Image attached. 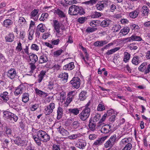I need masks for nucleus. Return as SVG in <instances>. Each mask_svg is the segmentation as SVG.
Here are the masks:
<instances>
[{
	"label": "nucleus",
	"instance_id": "ddd939ff",
	"mask_svg": "<svg viewBox=\"0 0 150 150\" xmlns=\"http://www.w3.org/2000/svg\"><path fill=\"white\" fill-rule=\"evenodd\" d=\"M0 97L5 102H7L9 100V95L8 93L6 91L0 93Z\"/></svg>",
	"mask_w": 150,
	"mask_h": 150
},
{
	"label": "nucleus",
	"instance_id": "7c9ffc66",
	"mask_svg": "<svg viewBox=\"0 0 150 150\" xmlns=\"http://www.w3.org/2000/svg\"><path fill=\"white\" fill-rule=\"evenodd\" d=\"M87 92L85 91H81L79 95V99L81 100H83L86 98Z\"/></svg>",
	"mask_w": 150,
	"mask_h": 150
},
{
	"label": "nucleus",
	"instance_id": "f257e3e1",
	"mask_svg": "<svg viewBox=\"0 0 150 150\" xmlns=\"http://www.w3.org/2000/svg\"><path fill=\"white\" fill-rule=\"evenodd\" d=\"M53 27L56 32V35L57 37H60L63 34V32L65 30L64 25L57 20L53 21Z\"/></svg>",
	"mask_w": 150,
	"mask_h": 150
},
{
	"label": "nucleus",
	"instance_id": "20e7f679",
	"mask_svg": "<svg viewBox=\"0 0 150 150\" xmlns=\"http://www.w3.org/2000/svg\"><path fill=\"white\" fill-rule=\"evenodd\" d=\"M3 113L4 117L9 119L12 122H16L18 119V117L16 114L8 111H4Z\"/></svg>",
	"mask_w": 150,
	"mask_h": 150
},
{
	"label": "nucleus",
	"instance_id": "69168bd1",
	"mask_svg": "<svg viewBox=\"0 0 150 150\" xmlns=\"http://www.w3.org/2000/svg\"><path fill=\"white\" fill-rule=\"evenodd\" d=\"M52 150H60L59 145L54 144L52 146Z\"/></svg>",
	"mask_w": 150,
	"mask_h": 150
},
{
	"label": "nucleus",
	"instance_id": "2f4dec72",
	"mask_svg": "<svg viewBox=\"0 0 150 150\" xmlns=\"http://www.w3.org/2000/svg\"><path fill=\"white\" fill-rule=\"evenodd\" d=\"M29 94L28 93H24L22 96V101L26 103L28 102L29 100Z\"/></svg>",
	"mask_w": 150,
	"mask_h": 150
},
{
	"label": "nucleus",
	"instance_id": "09e8293b",
	"mask_svg": "<svg viewBox=\"0 0 150 150\" xmlns=\"http://www.w3.org/2000/svg\"><path fill=\"white\" fill-rule=\"evenodd\" d=\"M18 23L21 26L26 24V20L23 17H20L18 20Z\"/></svg>",
	"mask_w": 150,
	"mask_h": 150
},
{
	"label": "nucleus",
	"instance_id": "c03bdc74",
	"mask_svg": "<svg viewBox=\"0 0 150 150\" xmlns=\"http://www.w3.org/2000/svg\"><path fill=\"white\" fill-rule=\"evenodd\" d=\"M37 30L42 33H43L45 32V29L43 24L42 23H40L38 26Z\"/></svg>",
	"mask_w": 150,
	"mask_h": 150
},
{
	"label": "nucleus",
	"instance_id": "0e129e2a",
	"mask_svg": "<svg viewBox=\"0 0 150 150\" xmlns=\"http://www.w3.org/2000/svg\"><path fill=\"white\" fill-rule=\"evenodd\" d=\"M61 67L59 64H55L52 67V68L54 70L57 71L59 70Z\"/></svg>",
	"mask_w": 150,
	"mask_h": 150
},
{
	"label": "nucleus",
	"instance_id": "5fc2aeb1",
	"mask_svg": "<svg viewBox=\"0 0 150 150\" xmlns=\"http://www.w3.org/2000/svg\"><path fill=\"white\" fill-rule=\"evenodd\" d=\"M132 147V144L130 143H128L122 150H130Z\"/></svg>",
	"mask_w": 150,
	"mask_h": 150
},
{
	"label": "nucleus",
	"instance_id": "f704fd0d",
	"mask_svg": "<svg viewBox=\"0 0 150 150\" xmlns=\"http://www.w3.org/2000/svg\"><path fill=\"white\" fill-rule=\"evenodd\" d=\"M55 12L60 18H63L65 17V14L64 12L58 8L55 10Z\"/></svg>",
	"mask_w": 150,
	"mask_h": 150
},
{
	"label": "nucleus",
	"instance_id": "bf43d9fd",
	"mask_svg": "<svg viewBox=\"0 0 150 150\" xmlns=\"http://www.w3.org/2000/svg\"><path fill=\"white\" fill-rule=\"evenodd\" d=\"M100 117V115L99 114H97L94 116L93 120L92 121L96 123V122L98 121L99 120Z\"/></svg>",
	"mask_w": 150,
	"mask_h": 150
},
{
	"label": "nucleus",
	"instance_id": "a18cd8bd",
	"mask_svg": "<svg viewBox=\"0 0 150 150\" xmlns=\"http://www.w3.org/2000/svg\"><path fill=\"white\" fill-rule=\"evenodd\" d=\"M39 12V10L38 9H34L33 11L31 12L30 13L31 18H33V17L36 16Z\"/></svg>",
	"mask_w": 150,
	"mask_h": 150
},
{
	"label": "nucleus",
	"instance_id": "393cba45",
	"mask_svg": "<svg viewBox=\"0 0 150 150\" xmlns=\"http://www.w3.org/2000/svg\"><path fill=\"white\" fill-rule=\"evenodd\" d=\"M70 114L74 115H77L79 112V110L77 108H69L68 110Z\"/></svg>",
	"mask_w": 150,
	"mask_h": 150
},
{
	"label": "nucleus",
	"instance_id": "f3484780",
	"mask_svg": "<svg viewBox=\"0 0 150 150\" xmlns=\"http://www.w3.org/2000/svg\"><path fill=\"white\" fill-rule=\"evenodd\" d=\"M75 67L74 64L73 62H71L69 64L65 65L63 67L64 70H72Z\"/></svg>",
	"mask_w": 150,
	"mask_h": 150
},
{
	"label": "nucleus",
	"instance_id": "338daca9",
	"mask_svg": "<svg viewBox=\"0 0 150 150\" xmlns=\"http://www.w3.org/2000/svg\"><path fill=\"white\" fill-rule=\"evenodd\" d=\"M129 142V139L125 138L122 139L120 142V143L122 144H125Z\"/></svg>",
	"mask_w": 150,
	"mask_h": 150
},
{
	"label": "nucleus",
	"instance_id": "6e6d98bb",
	"mask_svg": "<svg viewBox=\"0 0 150 150\" xmlns=\"http://www.w3.org/2000/svg\"><path fill=\"white\" fill-rule=\"evenodd\" d=\"M97 1V0H90L88 1H85L84 2V4H90L91 5L95 4Z\"/></svg>",
	"mask_w": 150,
	"mask_h": 150
},
{
	"label": "nucleus",
	"instance_id": "2eb2a0df",
	"mask_svg": "<svg viewBox=\"0 0 150 150\" xmlns=\"http://www.w3.org/2000/svg\"><path fill=\"white\" fill-rule=\"evenodd\" d=\"M141 12L142 15L143 16H147L149 13V9L146 6H144L142 7Z\"/></svg>",
	"mask_w": 150,
	"mask_h": 150
},
{
	"label": "nucleus",
	"instance_id": "f03ea898",
	"mask_svg": "<svg viewBox=\"0 0 150 150\" xmlns=\"http://www.w3.org/2000/svg\"><path fill=\"white\" fill-rule=\"evenodd\" d=\"M68 13L71 15H76L78 14L82 15L84 14L85 12L81 7L73 5L69 8Z\"/></svg>",
	"mask_w": 150,
	"mask_h": 150
},
{
	"label": "nucleus",
	"instance_id": "37998d69",
	"mask_svg": "<svg viewBox=\"0 0 150 150\" xmlns=\"http://www.w3.org/2000/svg\"><path fill=\"white\" fill-rule=\"evenodd\" d=\"M63 52V50L62 49H60L54 51L53 52V56L54 57H57L60 55Z\"/></svg>",
	"mask_w": 150,
	"mask_h": 150
},
{
	"label": "nucleus",
	"instance_id": "cd10ccee",
	"mask_svg": "<svg viewBox=\"0 0 150 150\" xmlns=\"http://www.w3.org/2000/svg\"><path fill=\"white\" fill-rule=\"evenodd\" d=\"M130 29L128 27H124L121 30L119 33L120 35H127L129 32Z\"/></svg>",
	"mask_w": 150,
	"mask_h": 150
},
{
	"label": "nucleus",
	"instance_id": "412c9836",
	"mask_svg": "<svg viewBox=\"0 0 150 150\" xmlns=\"http://www.w3.org/2000/svg\"><path fill=\"white\" fill-rule=\"evenodd\" d=\"M139 13V10L138 9H136L134 11L130 12L129 14V16L133 18L137 17Z\"/></svg>",
	"mask_w": 150,
	"mask_h": 150
},
{
	"label": "nucleus",
	"instance_id": "a211bd4d",
	"mask_svg": "<svg viewBox=\"0 0 150 150\" xmlns=\"http://www.w3.org/2000/svg\"><path fill=\"white\" fill-rule=\"evenodd\" d=\"M46 72L45 71H41L38 76V79L37 80L38 82L40 83L41 82L44 77L46 75Z\"/></svg>",
	"mask_w": 150,
	"mask_h": 150
},
{
	"label": "nucleus",
	"instance_id": "052dcab7",
	"mask_svg": "<svg viewBox=\"0 0 150 150\" xmlns=\"http://www.w3.org/2000/svg\"><path fill=\"white\" fill-rule=\"evenodd\" d=\"M31 49L33 50L38 51L39 50V47L37 45L33 44L31 45Z\"/></svg>",
	"mask_w": 150,
	"mask_h": 150
},
{
	"label": "nucleus",
	"instance_id": "864d4df0",
	"mask_svg": "<svg viewBox=\"0 0 150 150\" xmlns=\"http://www.w3.org/2000/svg\"><path fill=\"white\" fill-rule=\"evenodd\" d=\"M105 110V107L104 105L102 103H100L98 106L97 110L98 111H102Z\"/></svg>",
	"mask_w": 150,
	"mask_h": 150
},
{
	"label": "nucleus",
	"instance_id": "39448f33",
	"mask_svg": "<svg viewBox=\"0 0 150 150\" xmlns=\"http://www.w3.org/2000/svg\"><path fill=\"white\" fill-rule=\"evenodd\" d=\"M37 136L42 141L47 142L50 139L49 136L45 131L39 130L37 132Z\"/></svg>",
	"mask_w": 150,
	"mask_h": 150
},
{
	"label": "nucleus",
	"instance_id": "3c124183",
	"mask_svg": "<svg viewBox=\"0 0 150 150\" xmlns=\"http://www.w3.org/2000/svg\"><path fill=\"white\" fill-rule=\"evenodd\" d=\"M33 138L34 139L36 143V144L38 146H40L41 144V141L40 139H39V137H37L34 135L33 136Z\"/></svg>",
	"mask_w": 150,
	"mask_h": 150
},
{
	"label": "nucleus",
	"instance_id": "bb28decb",
	"mask_svg": "<svg viewBox=\"0 0 150 150\" xmlns=\"http://www.w3.org/2000/svg\"><path fill=\"white\" fill-rule=\"evenodd\" d=\"M29 58L31 63H35L38 60L37 56L35 54H32L29 55Z\"/></svg>",
	"mask_w": 150,
	"mask_h": 150
},
{
	"label": "nucleus",
	"instance_id": "603ef678",
	"mask_svg": "<svg viewBox=\"0 0 150 150\" xmlns=\"http://www.w3.org/2000/svg\"><path fill=\"white\" fill-rule=\"evenodd\" d=\"M75 95V93L74 91H72L69 92L67 96L71 100H72V99L74 98V96Z\"/></svg>",
	"mask_w": 150,
	"mask_h": 150
},
{
	"label": "nucleus",
	"instance_id": "6ab92c4d",
	"mask_svg": "<svg viewBox=\"0 0 150 150\" xmlns=\"http://www.w3.org/2000/svg\"><path fill=\"white\" fill-rule=\"evenodd\" d=\"M48 61L47 56L46 54H43L39 58L38 63L39 64H43L47 62Z\"/></svg>",
	"mask_w": 150,
	"mask_h": 150
},
{
	"label": "nucleus",
	"instance_id": "1a4fd4ad",
	"mask_svg": "<svg viewBox=\"0 0 150 150\" xmlns=\"http://www.w3.org/2000/svg\"><path fill=\"white\" fill-rule=\"evenodd\" d=\"M16 75V72L14 68L11 69L7 72V76L11 79H13Z\"/></svg>",
	"mask_w": 150,
	"mask_h": 150
},
{
	"label": "nucleus",
	"instance_id": "a19ab883",
	"mask_svg": "<svg viewBox=\"0 0 150 150\" xmlns=\"http://www.w3.org/2000/svg\"><path fill=\"white\" fill-rule=\"evenodd\" d=\"M80 124V122L79 121L77 120L73 122L72 124V127L75 129H77L79 127Z\"/></svg>",
	"mask_w": 150,
	"mask_h": 150
},
{
	"label": "nucleus",
	"instance_id": "c85d7f7f",
	"mask_svg": "<svg viewBox=\"0 0 150 150\" xmlns=\"http://www.w3.org/2000/svg\"><path fill=\"white\" fill-rule=\"evenodd\" d=\"M35 91L36 94L40 96H47V93L42 91L37 88L35 89Z\"/></svg>",
	"mask_w": 150,
	"mask_h": 150
},
{
	"label": "nucleus",
	"instance_id": "9b49d317",
	"mask_svg": "<svg viewBox=\"0 0 150 150\" xmlns=\"http://www.w3.org/2000/svg\"><path fill=\"white\" fill-rule=\"evenodd\" d=\"M24 86L23 85H20L17 87L14 92V94L15 96H18L19 94H22L24 90Z\"/></svg>",
	"mask_w": 150,
	"mask_h": 150
},
{
	"label": "nucleus",
	"instance_id": "b1692460",
	"mask_svg": "<svg viewBox=\"0 0 150 150\" xmlns=\"http://www.w3.org/2000/svg\"><path fill=\"white\" fill-rule=\"evenodd\" d=\"M68 75L67 73H62L59 74L58 77L60 78L61 80L63 81L64 83L66 82L67 80Z\"/></svg>",
	"mask_w": 150,
	"mask_h": 150
},
{
	"label": "nucleus",
	"instance_id": "680f3d73",
	"mask_svg": "<svg viewBox=\"0 0 150 150\" xmlns=\"http://www.w3.org/2000/svg\"><path fill=\"white\" fill-rule=\"evenodd\" d=\"M130 27L132 29H140L139 27L137 25L132 24L130 25Z\"/></svg>",
	"mask_w": 150,
	"mask_h": 150
},
{
	"label": "nucleus",
	"instance_id": "a878e982",
	"mask_svg": "<svg viewBox=\"0 0 150 150\" xmlns=\"http://www.w3.org/2000/svg\"><path fill=\"white\" fill-rule=\"evenodd\" d=\"M14 35L13 33H10L5 37L6 41V42H11L13 40Z\"/></svg>",
	"mask_w": 150,
	"mask_h": 150
},
{
	"label": "nucleus",
	"instance_id": "4468645a",
	"mask_svg": "<svg viewBox=\"0 0 150 150\" xmlns=\"http://www.w3.org/2000/svg\"><path fill=\"white\" fill-rule=\"evenodd\" d=\"M86 145V141L81 140L76 143L75 146L80 149H83Z\"/></svg>",
	"mask_w": 150,
	"mask_h": 150
},
{
	"label": "nucleus",
	"instance_id": "de8ad7c7",
	"mask_svg": "<svg viewBox=\"0 0 150 150\" xmlns=\"http://www.w3.org/2000/svg\"><path fill=\"white\" fill-rule=\"evenodd\" d=\"M114 145L113 143L109 139L105 144L104 146L106 148H108L109 147H112Z\"/></svg>",
	"mask_w": 150,
	"mask_h": 150
},
{
	"label": "nucleus",
	"instance_id": "774afa93",
	"mask_svg": "<svg viewBox=\"0 0 150 150\" xmlns=\"http://www.w3.org/2000/svg\"><path fill=\"white\" fill-rule=\"evenodd\" d=\"M39 107V105L37 104H35L32 105L31 110L32 111H35Z\"/></svg>",
	"mask_w": 150,
	"mask_h": 150
},
{
	"label": "nucleus",
	"instance_id": "e433bc0d",
	"mask_svg": "<svg viewBox=\"0 0 150 150\" xmlns=\"http://www.w3.org/2000/svg\"><path fill=\"white\" fill-rule=\"evenodd\" d=\"M121 27L119 24L114 25L112 27L111 30L113 32H117L120 29Z\"/></svg>",
	"mask_w": 150,
	"mask_h": 150
},
{
	"label": "nucleus",
	"instance_id": "aec40b11",
	"mask_svg": "<svg viewBox=\"0 0 150 150\" xmlns=\"http://www.w3.org/2000/svg\"><path fill=\"white\" fill-rule=\"evenodd\" d=\"M13 24V22L10 19H6L4 21L3 26L6 28L11 27Z\"/></svg>",
	"mask_w": 150,
	"mask_h": 150
},
{
	"label": "nucleus",
	"instance_id": "79ce46f5",
	"mask_svg": "<svg viewBox=\"0 0 150 150\" xmlns=\"http://www.w3.org/2000/svg\"><path fill=\"white\" fill-rule=\"evenodd\" d=\"M138 46V45L137 43H133L130 44L128 47L131 50H136Z\"/></svg>",
	"mask_w": 150,
	"mask_h": 150
},
{
	"label": "nucleus",
	"instance_id": "423d86ee",
	"mask_svg": "<svg viewBox=\"0 0 150 150\" xmlns=\"http://www.w3.org/2000/svg\"><path fill=\"white\" fill-rule=\"evenodd\" d=\"M70 83L72 84L73 87L77 89L80 86L81 80L78 77H74L70 81Z\"/></svg>",
	"mask_w": 150,
	"mask_h": 150
},
{
	"label": "nucleus",
	"instance_id": "f8f14e48",
	"mask_svg": "<svg viewBox=\"0 0 150 150\" xmlns=\"http://www.w3.org/2000/svg\"><path fill=\"white\" fill-rule=\"evenodd\" d=\"M47 86L49 90H51L52 89L55 90L57 89L58 87L60 86L57 84H54L53 82L50 81L49 82Z\"/></svg>",
	"mask_w": 150,
	"mask_h": 150
},
{
	"label": "nucleus",
	"instance_id": "13d9d810",
	"mask_svg": "<svg viewBox=\"0 0 150 150\" xmlns=\"http://www.w3.org/2000/svg\"><path fill=\"white\" fill-rule=\"evenodd\" d=\"M97 30V28H88L86 30L87 32H92Z\"/></svg>",
	"mask_w": 150,
	"mask_h": 150
},
{
	"label": "nucleus",
	"instance_id": "4be33fe9",
	"mask_svg": "<svg viewBox=\"0 0 150 150\" xmlns=\"http://www.w3.org/2000/svg\"><path fill=\"white\" fill-rule=\"evenodd\" d=\"M57 119L59 120L62 117L63 114V109L60 106H59L57 108Z\"/></svg>",
	"mask_w": 150,
	"mask_h": 150
},
{
	"label": "nucleus",
	"instance_id": "e2e57ef3",
	"mask_svg": "<svg viewBox=\"0 0 150 150\" xmlns=\"http://www.w3.org/2000/svg\"><path fill=\"white\" fill-rule=\"evenodd\" d=\"M8 105L10 107L15 109L16 111H18L19 110V109L17 108V106L14 105V103H8Z\"/></svg>",
	"mask_w": 150,
	"mask_h": 150
},
{
	"label": "nucleus",
	"instance_id": "4c0bfd02",
	"mask_svg": "<svg viewBox=\"0 0 150 150\" xmlns=\"http://www.w3.org/2000/svg\"><path fill=\"white\" fill-rule=\"evenodd\" d=\"M130 57V54L127 52H124V56L123 60L125 62H127L129 60Z\"/></svg>",
	"mask_w": 150,
	"mask_h": 150
},
{
	"label": "nucleus",
	"instance_id": "5701e85b",
	"mask_svg": "<svg viewBox=\"0 0 150 150\" xmlns=\"http://www.w3.org/2000/svg\"><path fill=\"white\" fill-rule=\"evenodd\" d=\"M88 127L91 131H93L96 129V123L92 121L91 119H90L88 124Z\"/></svg>",
	"mask_w": 150,
	"mask_h": 150
},
{
	"label": "nucleus",
	"instance_id": "473e14b6",
	"mask_svg": "<svg viewBox=\"0 0 150 150\" xmlns=\"http://www.w3.org/2000/svg\"><path fill=\"white\" fill-rule=\"evenodd\" d=\"M109 139L114 144L117 142L119 140V139L117 137V136L115 134L112 135Z\"/></svg>",
	"mask_w": 150,
	"mask_h": 150
},
{
	"label": "nucleus",
	"instance_id": "dca6fc26",
	"mask_svg": "<svg viewBox=\"0 0 150 150\" xmlns=\"http://www.w3.org/2000/svg\"><path fill=\"white\" fill-rule=\"evenodd\" d=\"M58 132L64 136H67L69 134V132L61 126L58 128Z\"/></svg>",
	"mask_w": 150,
	"mask_h": 150
},
{
	"label": "nucleus",
	"instance_id": "72a5a7b5",
	"mask_svg": "<svg viewBox=\"0 0 150 150\" xmlns=\"http://www.w3.org/2000/svg\"><path fill=\"white\" fill-rule=\"evenodd\" d=\"M109 128V127L105 125L102 127L100 131L102 133H107L110 132V130H108Z\"/></svg>",
	"mask_w": 150,
	"mask_h": 150
},
{
	"label": "nucleus",
	"instance_id": "c9c22d12",
	"mask_svg": "<svg viewBox=\"0 0 150 150\" xmlns=\"http://www.w3.org/2000/svg\"><path fill=\"white\" fill-rule=\"evenodd\" d=\"M110 21L105 19L101 22L100 25L103 27H105L108 26L110 24Z\"/></svg>",
	"mask_w": 150,
	"mask_h": 150
},
{
	"label": "nucleus",
	"instance_id": "ea45409f",
	"mask_svg": "<svg viewBox=\"0 0 150 150\" xmlns=\"http://www.w3.org/2000/svg\"><path fill=\"white\" fill-rule=\"evenodd\" d=\"M120 49V47H116L114 49H111L108 50L106 53V54L108 55L112 54L116 51H118Z\"/></svg>",
	"mask_w": 150,
	"mask_h": 150
},
{
	"label": "nucleus",
	"instance_id": "6e6552de",
	"mask_svg": "<svg viewBox=\"0 0 150 150\" xmlns=\"http://www.w3.org/2000/svg\"><path fill=\"white\" fill-rule=\"evenodd\" d=\"M107 2L105 1H99L96 5V7L98 10H103L105 7L107 6Z\"/></svg>",
	"mask_w": 150,
	"mask_h": 150
},
{
	"label": "nucleus",
	"instance_id": "49530a36",
	"mask_svg": "<svg viewBox=\"0 0 150 150\" xmlns=\"http://www.w3.org/2000/svg\"><path fill=\"white\" fill-rule=\"evenodd\" d=\"M28 32V39L29 40H31L33 39V35L34 31L33 29H31L29 30Z\"/></svg>",
	"mask_w": 150,
	"mask_h": 150
},
{
	"label": "nucleus",
	"instance_id": "58836bf2",
	"mask_svg": "<svg viewBox=\"0 0 150 150\" xmlns=\"http://www.w3.org/2000/svg\"><path fill=\"white\" fill-rule=\"evenodd\" d=\"M132 40L140 41L142 40V39L140 37L136 35H132L131 36Z\"/></svg>",
	"mask_w": 150,
	"mask_h": 150
},
{
	"label": "nucleus",
	"instance_id": "9d476101",
	"mask_svg": "<svg viewBox=\"0 0 150 150\" xmlns=\"http://www.w3.org/2000/svg\"><path fill=\"white\" fill-rule=\"evenodd\" d=\"M108 137V136H106L98 139L94 142L93 146H98L101 145Z\"/></svg>",
	"mask_w": 150,
	"mask_h": 150
},
{
	"label": "nucleus",
	"instance_id": "7ed1b4c3",
	"mask_svg": "<svg viewBox=\"0 0 150 150\" xmlns=\"http://www.w3.org/2000/svg\"><path fill=\"white\" fill-rule=\"evenodd\" d=\"M90 112V108H84L79 114L78 116L81 121H85L89 117Z\"/></svg>",
	"mask_w": 150,
	"mask_h": 150
},
{
	"label": "nucleus",
	"instance_id": "c756f323",
	"mask_svg": "<svg viewBox=\"0 0 150 150\" xmlns=\"http://www.w3.org/2000/svg\"><path fill=\"white\" fill-rule=\"evenodd\" d=\"M139 59L140 57L137 56H134L132 60V64L135 65H138L140 62Z\"/></svg>",
	"mask_w": 150,
	"mask_h": 150
},
{
	"label": "nucleus",
	"instance_id": "8fccbe9b",
	"mask_svg": "<svg viewBox=\"0 0 150 150\" xmlns=\"http://www.w3.org/2000/svg\"><path fill=\"white\" fill-rule=\"evenodd\" d=\"M35 63H30L29 64L30 65V68L31 69V70L29 72V73L30 74H32L33 73L34 70L36 68V67L34 64Z\"/></svg>",
	"mask_w": 150,
	"mask_h": 150
},
{
	"label": "nucleus",
	"instance_id": "4d7b16f0",
	"mask_svg": "<svg viewBox=\"0 0 150 150\" xmlns=\"http://www.w3.org/2000/svg\"><path fill=\"white\" fill-rule=\"evenodd\" d=\"M66 97V93L64 92H62L60 93V100H62L63 101L65 99Z\"/></svg>",
	"mask_w": 150,
	"mask_h": 150
},
{
	"label": "nucleus",
	"instance_id": "0eeeda50",
	"mask_svg": "<svg viewBox=\"0 0 150 150\" xmlns=\"http://www.w3.org/2000/svg\"><path fill=\"white\" fill-rule=\"evenodd\" d=\"M55 108V105L54 103H51L49 105L46 106L45 109V113L46 115H50L52 112Z\"/></svg>",
	"mask_w": 150,
	"mask_h": 150
}]
</instances>
